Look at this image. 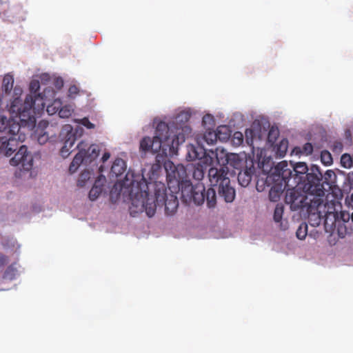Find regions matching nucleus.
I'll return each instance as SVG.
<instances>
[{"instance_id":"obj_9","label":"nucleus","mask_w":353,"mask_h":353,"mask_svg":"<svg viewBox=\"0 0 353 353\" xmlns=\"http://www.w3.org/2000/svg\"><path fill=\"white\" fill-rule=\"evenodd\" d=\"M77 148L79 152L75 155L72 163L77 166L83 163H90L99 155L100 148L97 144L88 145L87 142L82 141L78 143Z\"/></svg>"},{"instance_id":"obj_32","label":"nucleus","mask_w":353,"mask_h":353,"mask_svg":"<svg viewBox=\"0 0 353 353\" xmlns=\"http://www.w3.org/2000/svg\"><path fill=\"white\" fill-rule=\"evenodd\" d=\"M279 136V130L278 128L272 127L268 134L267 140L268 143L273 145Z\"/></svg>"},{"instance_id":"obj_53","label":"nucleus","mask_w":353,"mask_h":353,"mask_svg":"<svg viewBox=\"0 0 353 353\" xmlns=\"http://www.w3.org/2000/svg\"><path fill=\"white\" fill-rule=\"evenodd\" d=\"M202 122L204 125H206L207 123H214V118L210 114H206L203 117Z\"/></svg>"},{"instance_id":"obj_14","label":"nucleus","mask_w":353,"mask_h":353,"mask_svg":"<svg viewBox=\"0 0 353 353\" xmlns=\"http://www.w3.org/2000/svg\"><path fill=\"white\" fill-rule=\"evenodd\" d=\"M261 132V128L260 126H258L256 129L254 128L246 129L245 132L246 143L251 147L252 152H254L255 148L259 149V145L257 144L255 145V143L261 141L263 136Z\"/></svg>"},{"instance_id":"obj_44","label":"nucleus","mask_w":353,"mask_h":353,"mask_svg":"<svg viewBox=\"0 0 353 353\" xmlns=\"http://www.w3.org/2000/svg\"><path fill=\"white\" fill-rule=\"evenodd\" d=\"M301 152L306 155L312 154L313 152V146L312 143H305L301 148Z\"/></svg>"},{"instance_id":"obj_34","label":"nucleus","mask_w":353,"mask_h":353,"mask_svg":"<svg viewBox=\"0 0 353 353\" xmlns=\"http://www.w3.org/2000/svg\"><path fill=\"white\" fill-rule=\"evenodd\" d=\"M217 133H219V139L221 141H226L230 137V132L226 126H219L217 128Z\"/></svg>"},{"instance_id":"obj_48","label":"nucleus","mask_w":353,"mask_h":353,"mask_svg":"<svg viewBox=\"0 0 353 353\" xmlns=\"http://www.w3.org/2000/svg\"><path fill=\"white\" fill-rule=\"evenodd\" d=\"M79 88L75 85H70L68 89V94L71 97H74L79 93Z\"/></svg>"},{"instance_id":"obj_33","label":"nucleus","mask_w":353,"mask_h":353,"mask_svg":"<svg viewBox=\"0 0 353 353\" xmlns=\"http://www.w3.org/2000/svg\"><path fill=\"white\" fill-rule=\"evenodd\" d=\"M341 164L345 168L353 167V157L349 154H343L341 158Z\"/></svg>"},{"instance_id":"obj_24","label":"nucleus","mask_w":353,"mask_h":353,"mask_svg":"<svg viewBox=\"0 0 353 353\" xmlns=\"http://www.w3.org/2000/svg\"><path fill=\"white\" fill-rule=\"evenodd\" d=\"M127 166L125 161L121 158L114 160L111 167L110 173L116 176H121L126 170Z\"/></svg>"},{"instance_id":"obj_30","label":"nucleus","mask_w":353,"mask_h":353,"mask_svg":"<svg viewBox=\"0 0 353 353\" xmlns=\"http://www.w3.org/2000/svg\"><path fill=\"white\" fill-rule=\"evenodd\" d=\"M157 153V154L155 157V163L163 165L164 169L165 170V163L168 161H170L168 159L166 149H164L163 152H159Z\"/></svg>"},{"instance_id":"obj_38","label":"nucleus","mask_w":353,"mask_h":353,"mask_svg":"<svg viewBox=\"0 0 353 353\" xmlns=\"http://www.w3.org/2000/svg\"><path fill=\"white\" fill-rule=\"evenodd\" d=\"M90 175L91 174L89 171L82 172L79 177L77 185L80 187L84 186L85 182L90 179Z\"/></svg>"},{"instance_id":"obj_4","label":"nucleus","mask_w":353,"mask_h":353,"mask_svg":"<svg viewBox=\"0 0 353 353\" xmlns=\"http://www.w3.org/2000/svg\"><path fill=\"white\" fill-rule=\"evenodd\" d=\"M14 94L16 96L12 101L9 111L12 114V117L19 118L22 125H32L36 122L33 105L34 99L32 94L27 95L24 101L20 99L18 95L22 94V90L20 88L15 87Z\"/></svg>"},{"instance_id":"obj_41","label":"nucleus","mask_w":353,"mask_h":353,"mask_svg":"<svg viewBox=\"0 0 353 353\" xmlns=\"http://www.w3.org/2000/svg\"><path fill=\"white\" fill-rule=\"evenodd\" d=\"M40 88V83H39V81H37V80H32L30 83V90L31 92V93H32L33 94L36 95L37 91L39 90ZM34 99V101H36L37 99V97L36 96L33 97Z\"/></svg>"},{"instance_id":"obj_57","label":"nucleus","mask_w":353,"mask_h":353,"mask_svg":"<svg viewBox=\"0 0 353 353\" xmlns=\"http://www.w3.org/2000/svg\"><path fill=\"white\" fill-rule=\"evenodd\" d=\"M110 157V154L109 152H105L102 156L101 161L104 163L107 160H108Z\"/></svg>"},{"instance_id":"obj_25","label":"nucleus","mask_w":353,"mask_h":353,"mask_svg":"<svg viewBox=\"0 0 353 353\" xmlns=\"http://www.w3.org/2000/svg\"><path fill=\"white\" fill-rule=\"evenodd\" d=\"M288 148V140L283 139L279 144L276 145L274 150L276 157L283 158L286 154Z\"/></svg>"},{"instance_id":"obj_51","label":"nucleus","mask_w":353,"mask_h":353,"mask_svg":"<svg viewBox=\"0 0 353 353\" xmlns=\"http://www.w3.org/2000/svg\"><path fill=\"white\" fill-rule=\"evenodd\" d=\"M8 262V257L0 252V268L4 267Z\"/></svg>"},{"instance_id":"obj_59","label":"nucleus","mask_w":353,"mask_h":353,"mask_svg":"<svg viewBox=\"0 0 353 353\" xmlns=\"http://www.w3.org/2000/svg\"><path fill=\"white\" fill-rule=\"evenodd\" d=\"M351 219H352V222H353V213H352V215H351Z\"/></svg>"},{"instance_id":"obj_36","label":"nucleus","mask_w":353,"mask_h":353,"mask_svg":"<svg viewBox=\"0 0 353 353\" xmlns=\"http://www.w3.org/2000/svg\"><path fill=\"white\" fill-rule=\"evenodd\" d=\"M281 194V191L280 188H277L275 186L271 188L269 192L270 200L274 202L279 201L280 199Z\"/></svg>"},{"instance_id":"obj_3","label":"nucleus","mask_w":353,"mask_h":353,"mask_svg":"<svg viewBox=\"0 0 353 353\" xmlns=\"http://www.w3.org/2000/svg\"><path fill=\"white\" fill-rule=\"evenodd\" d=\"M308 212L310 216H316V224L319 225L321 220H324L325 225H333L343 215L341 214V205L339 202L332 200L323 203L321 197L310 199Z\"/></svg>"},{"instance_id":"obj_13","label":"nucleus","mask_w":353,"mask_h":353,"mask_svg":"<svg viewBox=\"0 0 353 353\" xmlns=\"http://www.w3.org/2000/svg\"><path fill=\"white\" fill-rule=\"evenodd\" d=\"M305 200L303 201V197L299 195L294 188L288 189L286 192L285 202L290 203L294 208H303L306 206L308 208L310 203L307 201V196Z\"/></svg>"},{"instance_id":"obj_37","label":"nucleus","mask_w":353,"mask_h":353,"mask_svg":"<svg viewBox=\"0 0 353 353\" xmlns=\"http://www.w3.org/2000/svg\"><path fill=\"white\" fill-rule=\"evenodd\" d=\"M321 162L326 165H331L333 161L331 154L327 150H324V151L321 152Z\"/></svg>"},{"instance_id":"obj_50","label":"nucleus","mask_w":353,"mask_h":353,"mask_svg":"<svg viewBox=\"0 0 353 353\" xmlns=\"http://www.w3.org/2000/svg\"><path fill=\"white\" fill-rule=\"evenodd\" d=\"M162 166L161 165L159 164V163H153V165H152V168H151V172L152 173L153 175H157L159 172L161 170L162 168Z\"/></svg>"},{"instance_id":"obj_2","label":"nucleus","mask_w":353,"mask_h":353,"mask_svg":"<svg viewBox=\"0 0 353 353\" xmlns=\"http://www.w3.org/2000/svg\"><path fill=\"white\" fill-rule=\"evenodd\" d=\"M129 172L126 174L125 185L130 186V196L132 201L130 207V214H135L145 212L149 217H152L157 209V202L152 196L150 197L148 192V185L146 180L143 177L140 181L132 180L128 183V176Z\"/></svg>"},{"instance_id":"obj_45","label":"nucleus","mask_w":353,"mask_h":353,"mask_svg":"<svg viewBox=\"0 0 353 353\" xmlns=\"http://www.w3.org/2000/svg\"><path fill=\"white\" fill-rule=\"evenodd\" d=\"M232 141L235 145H241L243 141V134L240 132H236L234 134Z\"/></svg>"},{"instance_id":"obj_43","label":"nucleus","mask_w":353,"mask_h":353,"mask_svg":"<svg viewBox=\"0 0 353 353\" xmlns=\"http://www.w3.org/2000/svg\"><path fill=\"white\" fill-rule=\"evenodd\" d=\"M15 243V241L13 238L6 237L2 239L1 245L3 248L7 249L11 247H14Z\"/></svg>"},{"instance_id":"obj_7","label":"nucleus","mask_w":353,"mask_h":353,"mask_svg":"<svg viewBox=\"0 0 353 353\" xmlns=\"http://www.w3.org/2000/svg\"><path fill=\"white\" fill-rule=\"evenodd\" d=\"M167 182L169 188L174 191L182 190L190 181L187 179V169L181 164L174 165L172 161L165 163Z\"/></svg>"},{"instance_id":"obj_47","label":"nucleus","mask_w":353,"mask_h":353,"mask_svg":"<svg viewBox=\"0 0 353 353\" xmlns=\"http://www.w3.org/2000/svg\"><path fill=\"white\" fill-rule=\"evenodd\" d=\"M49 139V136L46 132L39 134L37 137L38 143L40 145L45 144Z\"/></svg>"},{"instance_id":"obj_6","label":"nucleus","mask_w":353,"mask_h":353,"mask_svg":"<svg viewBox=\"0 0 353 353\" xmlns=\"http://www.w3.org/2000/svg\"><path fill=\"white\" fill-rule=\"evenodd\" d=\"M183 196L192 198L197 205L203 203L205 201L209 208H214L216 205V194L214 188H210L205 191L203 183H198L192 185L191 181L181 190Z\"/></svg>"},{"instance_id":"obj_52","label":"nucleus","mask_w":353,"mask_h":353,"mask_svg":"<svg viewBox=\"0 0 353 353\" xmlns=\"http://www.w3.org/2000/svg\"><path fill=\"white\" fill-rule=\"evenodd\" d=\"M6 117L0 114V132H3L6 128Z\"/></svg>"},{"instance_id":"obj_28","label":"nucleus","mask_w":353,"mask_h":353,"mask_svg":"<svg viewBox=\"0 0 353 353\" xmlns=\"http://www.w3.org/2000/svg\"><path fill=\"white\" fill-rule=\"evenodd\" d=\"M98 181H96L92 189L90 190L88 197L91 201L96 200L102 192L103 188L101 185H97Z\"/></svg>"},{"instance_id":"obj_20","label":"nucleus","mask_w":353,"mask_h":353,"mask_svg":"<svg viewBox=\"0 0 353 353\" xmlns=\"http://www.w3.org/2000/svg\"><path fill=\"white\" fill-rule=\"evenodd\" d=\"M288 166L287 161H283L276 165L275 170L277 174L282 178L286 185L288 186L290 185L289 183L291 179L292 171L288 168Z\"/></svg>"},{"instance_id":"obj_46","label":"nucleus","mask_w":353,"mask_h":353,"mask_svg":"<svg viewBox=\"0 0 353 353\" xmlns=\"http://www.w3.org/2000/svg\"><path fill=\"white\" fill-rule=\"evenodd\" d=\"M343 148V145L340 141H334L332 145V150L335 153H341Z\"/></svg>"},{"instance_id":"obj_5","label":"nucleus","mask_w":353,"mask_h":353,"mask_svg":"<svg viewBox=\"0 0 353 353\" xmlns=\"http://www.w3.org/2000/svg\"><path fill=\"white\" fill-rule=\"evenodd\" d=\"M229 170L228 166L223 165L219 168L212 167L208 170V178L210 185L218 186V192L227 203L234 201L236 195L234 188L230 185L228 177Z\"/></svg>"},{"instance_id":"obj_10","label":"nucleus","mask_w":353,"mask_h":353,"mask_svg":"<svg viewBox=\"0 0 353 353\" xmlns=\"http://www.w3.org/2000/svg\"><path fill=\"white\" fill-rule=\"evenodd\" d=\"M155 197L159 205H165V213L171 215L175 212L178 206L179 201L177 196L170 194L169 196L166 195L165 189L163 188L155 191Z\"/></svg>"},{"instance_id":"obj_42","label":"nucleus","mask_w":353,"mask_h":353,"mask_svg":"<svg viewBox=\"0 0 353 353\" xmlns=\"http://www.w3.org/2000/svg\"><path fill=\"white\" fill-rule=\"evenodd\" d=\"M60 108V102L55 101L52 105H48L47 106V112L49 114H53L57 112H59V109Z\"/></svg>"},{"instance_id":"obj_18","label":"nucleus","mask_w":353,"mask_h":353,"mask_svg":"<svg viewBox=\"0 0 353 353\" xmlns=\"http://www.w3.org/2000/svg\"><path fill=\"white\" fill-rule=\"evenodd\" d=\"M293 172L294 179L295 183H297L298 185H300L301 183L305 179H306L307 174H309L308 168L305 163L304 162H299L293 165Z\"/></svg>"},{"instance_id":"obj_27","label":"nucleus","mask_w":353,"mask_h":353,"mask_svg":"<svg viewBox=\"0 0 353 353\" xmlns=\"http://www.w3.org/2000/svg\"><path fill=\"white\" fill-rule=\"evenodd\" d=\"M219 133L216 131L208 130L203 135L205 141L209 145H213L216 143L217 139H219Z\"/></svg>"},{"instance_id":"obj_12","label":"nucleus","mask_w":353,"mask_h":353,"mask_svg":"<svg viewBox=\"0 0 353 353\" xmlns=\"http://www.w3.org/2000/svg\"><path fill=\"white\" fill-rule=\"evenodd\" d=\"M190 118V114L186 111H182L174 118V120L172 123L168 124L169 127H170V132H173V134H180L184 133L183 131V128L184 127L189 128L191 130L192 129L189 125H187L188 121Z\"/></svg>"},{"instance_id":"obj_15","label":"nucleus","mask_w":353,"mask_h":353,"mask_svg":"<svg viewBox=\"0 0 353 353\" xmlns=\"http://www.w3.org/2000/svg\"><path fill=\"white\" fill-rule=\"evenodd\" d=\"M255 171L254 163L252 161H250V165H245L243 170H240L238 174V181L242 187H247L251 180L252 174Z\"/></svg>"},{"instance_id":"obj_1","label":"nucleus","mask_w":353,"mask_h":353,"mask_svg":"<svg viewBox=\"0 0 353 353\" xmlns=\"http://www.w3.org/2000/svg\"><path fill=\"white\" fill-rule=\"evenodd\" d=\"M183 131L185 134H173L170 132V127L163 122L160 121L155 130V135L152 139L145 137L140 142V149L145 152H151L152 153L163 152L168 150L170 153L175 154L180 144L183 143L186 137L190 135L191 130L188 127H184Z\"/></svg>"},{"instance_id":"obj_16","label":"nucleus","mask_w":353,"mask_h":353,"mask_svg":"<svg viewBox=\"0 0 353 353\" xmlns=\"http://www.w3.org/2000/svg\"><path fill=\"white\" fill-rule=\"evenodd\" d=\"M0 139L2 140V143H4L3 148L5 149L3 150V155L6 157L10 156L14 151L19 148L20 143L23 142L18 139L17 137H10L9 138L0 137Z\"/></svg>"},{"instance_id":"obj_56","label":"nucleus","mask_w":353,"mask_h":353,"mask_svg":"<svg viewBox=\"0 0 353 353\" xmlns=\"http://www.w3.org/2000/svg\"><path fill=\"white\" fill-rule=\"evenodd\" d=\"M55 86L60 89L63 86V81L61 79H57L55 81Z\"/></svg>"},{"instance_id":"obj_23","label":"nucleus","mask_w":353,"mask_h":353,"mask_svg":"<svg viewBox=\"0 0 353 353\" xmlns=\"http://www.w3.org/2000/svg\"><path fill=\"white\" fill-rule=\"evenodd\" d=\"M76 138L74 134H73L72 131H70V132L68 133L67 139L65 140L63 145L62 146L60 150V154L63 157L65 158L69 155L70 150L73 147Z\"/></svg>"},{"instance_id":"obj_35","label":"nucleus","mask_w":353,"mask_h":353,"mask_svg":"<svg viewBox=\"0 0 353 353\" xmlns=\"http://www.w3.org/2000/svg\"><path fill=\"white\" fill-rule=\"evenodd\" d=\"M307 234V225L302 223L296 230V235L299 239H304Z\"/></svg>"},{"instance_id":"obj_58","label":"nucleus","mask_w":353,"mask_h":353,"mask_svg":"<svg viewBox=\"0 0 353 353\" xmlns=\"http://www.w3.org/2000/svg\"><path fill=\"white\" fill-rule=\"evenodd\" d=\"M48 125V123L46 121H42L39 123V127L46 128Z\"/></svg>"},{"instance_id":"obj_54","label":"nucleus","mask_w":353,"mask_h":353,"mask_svg":"<svg viewBox=\"0 0 353 353\" xmlns=\"http://www.w3.org/2000/svg\"><path fill=\"white\" fill-rule=\"evenodd\" d=\"M345 202L346 205L353 208V193L350 196L345 198Z\"/></svg>"},{"instance_id":"obj_11","label":"nucleus","mask_w":353,"mask_h":353,"mask_svg":"<svg viewBox=\"0 0 353 353\" xmlns=\"http://www.w3.org/2000/svg\"><path fill=\"white\" fill-rule=\"evenodd\" d=\"M10 163L13 166L21 165L23 170L30 171L33 166V157L26 145H21L14 157L10 160Z\"/></svg>"},{"instance_id":"obj_26","label":"nucleus","mask_w":353,"mask_h":353,"mask_svg":"<svg viewBox=\"0 0 353 353\" xmlns=\"http://www.w3.org/2000/svg\"><path fill=\"white\" fill-rule=\"evenodd\" d=\"M14 78L12 75L6 74L3 79L2 90L6 93H10L13 88Z\"/></svg>"},{"instance_id":"obj_29","label":"nucleus","mask_w":353,"mask_h":353,"mask_svg":"<svg viewBox=\"0 0 353 353\" xmlns=\"http://www.w3.org/2000/svg\"><path fill=\"white\" fill-rule=\"evenodd\" d=\"M17 270L15 267V264L12 263L10 265L6 270L3 274V279L13 280L17 274Z\"/></svg>"},{"instance_id":"obj_22","label":"nucleus","mask_w":353,"mask_h":353,"mask_svg":"<svg viewBox=\"0 0 353 353\" xmlns=\"http://www.w3.org/2000/svg\"><path fill=\"white\" fill-rule=\"evenodd\" d=\"M206 168L207 165L201 163L199 161V162L191 165L190 171L192 173V177L199 181L203 179Z\"/></svg>"},{"instance_id":"obj_31","label":"nucleus","mask_w":353,"mask_h":353,"mask_svg":"<svg viewBox=\"0 0 353 353\" xmlns=\"http://www.w3.org/2000/svg\"><path fill=\"white\" fill-rule=\"evenodd\" d=\"M186 159L190 161H194L196 159H199L201 161L199 153L197 152L194 146L190 145L188 147Z\"/></svg>"},{"instance_id":"obj_21","label":"nucleus","mask_w":353,"mask_h":353,"mask_svg":"<svg viewBox=\"0 0 353 353\" xmlns=\"http://www.w3.org/2000/svg\"><path fill=\"white\" fill-rule=\"evenodd\" d=\"M336 182V175L333 170H327L322 174V183L325 188V192L330 191L332 187L335 186Z\"/></svg>"},{"instance_id":"obj_19","label":"nucleus","mask_w":353,"mask_h":353,"mask_svg":"<svg viewBox=\"0 0 353 353\" xmlns=\"http://www.w3.org/2000/svg\"><path fill=\"white\" fill-rule=\"evenodd\" d=\"M225 161L227 165L238 170L248 165L246 159L241 158L239 154L234 153L227 154Z\"/></svg>"},{"instance_id":"obj_55","label":"nucleus","mask_w":353,"mask_h":353,"mask_svg":"<svg viewBox=\"0 0 353 353\" xmlns=\"http://www.w3.org/2000/svg\"><path fill=\"white\" fill-rule=\"evenodd\" d=\"M79 168V166H77V165L74 164L73 163L71 162L70 165V167H69V172L72 174L74 172H75L77 170V168Z\"/></svg>"},{"instance_id":"obj_17","label":"nucleus","mask_w":353,"mask_h":353,"mask_svg":"<svg viewBox=\"0 0 353 353\" xmlns=\"http://www.w3.org/2000/svg\"><path fill=\"white\" fill-rule=\"evenodd\" d=\"M6 128L3 130V132L10 135V137H17L21 141L25 140V135L19 133L20 125L18 122L15 121L13 118L7 119H6Z\"/></svg>"},{"instance_id":"obj_40","label":"nucleus","mask_w":353,"mask_h":353,"mask_svg":"<svg viewBox=\"0 0 353 353\" xmlns=\"http://www.w3.org/2000/svg\"><path fill=\"white\" fill-rule=\"evenodd\" d=\"M283 214V208L282 205H276L274 212V220L275 222H280Z\"/></svg>"},{"instance_id":"obj_49","label":"nucleus","mask_w":353,"mask_h":353,"mask_svg":"<svg viewBox=\"0 0 353 353\" xmlns=\"http://www.w3.org/2000/svg\"><path fill=\"white\" fill-rule=\"evenodd\" d=\"M83 125L86 127L88 129H92L94 128V125L92 123L89 119L86 117L82 119L80 122Z\"/></svg>"},{"instance_id":"obj_39","label":"nucleus","mask_w":353,"mask_h":353,"mask_svg":"<svg viewBox=\"0 0 353 353\" xmlns=\"http://www.w3.org/2000/svg\"><path fill=\"white\" fill-rule=\"evenodd\" d=\"M72 112V109L68 105H65L62 108H59V116L61 118H68L70 116H71Z\"/></svg>"},{"instance_id":"obj_8","label":"nucleus","mask_w":353,"mask_h":353,"mask_svg":"<svg viewBox=\"0 0 353 353\" xmlns=\"http://www.w3.org/2000/svg\"><path fill=\"white\" fill-rule=\"evenodd\" d=\"M305 193L314 196V198H320L325 194V188L322 183V173L319 168L313 165L311 172L307 174L306 179L300 185Z\"/></svg>"}]
</instances>
